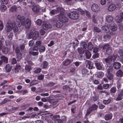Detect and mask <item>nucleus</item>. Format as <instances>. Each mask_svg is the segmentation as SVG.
<instances>
[{
  "instance_id": "f257e3e1",
  "label": "nucleus",
  "mask_w": 123,
  "mask_h": 123,
  "mask_svg": "<svg viewBox=\"0 0 123 123\" xmlns=\"http://www.w3.org/2000/svg\"><path fill=\"white\" fill-rule=\"evenodd\" d=\"M16 22L18 27L21 25H24L25 24V18L23 16L21 17L20 15H18L17 17Z\"/></svg>"
},
{
  "instance_id": "6ab92c4d",
  "label": "nucleus",
  "mask_w": 123,
  "mask_h": 123,
  "mask_svg": "<svg viewBox=\"0 0 123 123\" xmlns=\"http://www.w3.org/2000/svg\"><path fill=\"white\" fill-rule=\"evenodd\" d=\"M85 53L86 58L88 59H89L91 56V54L90 52L87 49L86 50Z\"/></svg>"
},
{
  "instance_id": "0eeeda50",
  "label": "nucleus",
  "mask_w": 123,
  "mask_h": 123,
  "mask_svg": "<svg viewBox=\"0 0 123 123\" xmlns=\"http://www.w3.org/2000/svg\"><path fill=\"white\" fill-rule=\"evenodd\" d=\"M92 10L93 12H97L99 11V8L98 5L96 4H93L91 6Z\"/></svg>"
},
{
  "instance_id": "7ed1b4c3",
  "label": "nucleus",
  "mask_w": 123,
  "mask_h": 123,
  "mask_svg": "<svg viewBox=\"0 0 123 123\" xmlns=\"http://www.w3.org/2000/svg\"><path fill=\"white\" fill-rule=\"evenodd\" d=\"M98 106L95 104L92 105V106L90 107L87 110L86 115H89L91 112L94 110H96L98 108Z\"/></svg>"
},
{
  "instance_id": "774afa93",
  "label": "nucleus",
  "mask_w": 123,
  "mask_h": 123,
  "mask_svg": "<svg viewBox=\"0 0 123 123\" xmlns=\"http://www.w3.org/2000/svg\"><path fill=\"white\" fill-rule=\"evenodd\" d=\"M41 44V42L40 41H37L36 42V44L37 46H39Z\"/></svg>"
},
{
  "instance_id": "1a4fd4ad",
  "label": "nucleus",
  "mask_w": 123,
  "mask_h": 123,
  "mask_svg": "<svg viewBox=\"0 0 123 123\" xmlns=\"http://www.w3.org/2000/svg\"><path fill=\"white\" fill-rule=\"evenodd\" d=\"M116 8V6L114 4H110L108 6V10L110 12L113 11L115 10Z\"/></svg>"
},
{
  "instance_id": "6e6d98bb",
  "label": "nucleus",
  "mask_w": 123,
  "mask_h": 123,
  "mask_svg": "<svg viewBox=\"0 0 123 123\" xmlns=\"http://www.w3.org/2000/svg\"><path fill=\"white\" fill-rule=\"evenodd\" d=\"M0 1L2 4H6L8 3V0H1Z\"/></svg>"
},
{
  "instance_id": "79ce46f5",
  "label": "nucleus",
  "mask_w": 123,
  "mask_h": 123,
  "mask_svg": "<svg viewBox=\"0 0 123 123\" xmlns=\"http://www.w3.org/2000/svg\"><path fill=\"white\" fill-rule=\"evenodd\" d=\"M82 74L84 75L88 74V72L86 69H83L82 70Z\"/></svg>"
},
{
  "instance_id": "338daca9",
  "label": "nucleus",
  "mask_w": 123,
  "mask_h": 123,
  "mask_svg": "<svg viewBox=\"0 0 123 123\" xmlns=\"http://www.w3.org/2000/svg\"><path fill=\"white\" fill-rule=\"evenodd\" d=\"M31 69L30 66H26L25 68V69L27 71V72H29L30 71Z\"/></svg>"
},
{
  "instance_id": "4468645a",
  "label": "nucleus",
  "mask_w": 123,
  "mask_h": 123,
  "mask_svg": "<svg viewBox=\"0 0 123 123\" xmlns=\"http://www.w3.org/2000/svg\"><path fill=\"white\" fill-rule=\"evenodd\" d=\"M72 62L71 60L67 59L63 62V65L64 66H67L69 65Z\"/></svg>"
},
{
  "instance_id": "5fc2aeb1",
  "label": "nucleus",
  "mask_w": 123,
  "mask_h": 123,
  "mask_svg": "<svg viewBox=\"0 0 123 123\" xmlns=\"http://www.w3.org/2000/svg\"><path fill=\"white\" fill-rule=\"evenodd\" d=\"M39 32L40 35H44L46 32L45 31L42 29H41L40 30Z\"/></svg>"
},
{
  "instance_id": "a878e982",
  "label": "nucleus",
  "mask_w": 123,
  "mask_h": 123,
  "mask_svg": "<svg viewBox=\"0 0 123 123\" xmlns=\"http://www.w3.org/2000/svg\"><path fill=\"white\" fill-rule=\"evenodd\" d=\"M94 46L91 42H89L87 45V48L88 49L90 50H92L93 49Z\"/></svg>"
},
{
  "instance_id": "f8f14e48",
  "label": "nucleus",
  "mask_w": 123,
  "mask_h": 123,
  "mask_svg": "<svg viewBox=\"0 0 123 123\" xmlns=\"http://www.w3.org/2000/svg\"><path fill=\"white\" fill-rule=\"evenodd\" d=\"M32 9L34 12L38 14L40 10V6L39 5H37L34 6L32 8Z\"/></svg>"
},
{
  "instance_id": "13d9d810",
  "label": "nucleus",
  "mask_w": 123,
  "mask_h": 123,
  "mask_svg": "<svg viewBox=\"0 0 123 123\" xmlns=\"http://www.w3.org/2000/svg\"><path fill=\"white\" fill-rule=\"evenodd\" d=\"M104 75V73L103 72L101 71L99 72L98 74V76L99 77L103 76Z\"/></svg>"
},
{
  "instance_id": "2f4dec72",
  "label": "nucleus",
  "mask_w": 123,
  "mask_h": 123,
  "mask_svg": "<svg viewBox=\"0 0 123 123\" xmlns=\"http://www.w3.org/2000/svg\"><path fill=\"white\" fill-rule=\"evenodd\" d=\"M114 71V69L112 66H110L107 70L106 73H112Z\"/></svg>"
},
{
  "instance_id": "4c0bfd02",
  "label": "nucleus",
  "mask_w": 123,
  "mask_h": 123,
  "mask_svg": "<svg viewBox=\"0 0 123 123\" xmlns=\"http://www.w3.org/2000/svg\"><path fill=\"white\" fill-rule=\"evenodd\" d=\"M17 7L15 6H13L11 7L10 9V11L11 12H14L16 11Z\"/></svg>"
},
{
  "instance_id": "dca6fc26",
  "label": "nucleus",
  "mask_w": 123,
  "mask_h": 123,
  "mask_svg": "<svg viewBox=\"0 0 123 123\" xmlns=\"http://www.w3.org/2000/svg\"><path fill=\"white\" fill-rule=\"evenodd\" d=\"M113 59V56H110L107 58H105V61L106 63H108L110 64L112 62Z\"/></svg>"
},
{
  "instance_id": "3c124183",
  "label": "nucleus",
  "mask_w": 123,
  "mask_h": 123,
  "mask_svg": "<svg viewBox=\"0 0 123 123\" xmlns=\"http://www.w3.org/2000/svg\"><path fill=\"white\" fill-rule=\"evenodd\" d=\"M110 45L108 44H105L102 47V49H107L109 48L110 47Z\"/></svg>"
},
{
  "instance_id": "e433bc0d",
  "label": "nucleus",
  "mask_w": 123,
  "mask_h": 123,
  "mask_svg": "<svg viewBox=\"0 0 123 123\" xmlns=\"http://www.w3.org/2000/svg\"><path fill=\"white\" fill-rule=\"evenodd\" d=\"M112 115L110 114H106L105 116V119L106 120H108L111 119L112 118Z\"/></svg>"
},
{
  "instance_id": "4be33fe9",
  "label": "nucleus",
  "mask_w": 123,
  "mask_h": 123,
  "mask_svg": "<svg viewBox=\"0 0 123 123\" xmlns=\"http://www.w3.org/2000/svg\"><path fill=\"white\" fill-rule=\"evenodd\" d=\"M116 74L117 77H122L123 76V72L122 70L119 69L116 72Z\"/></svg>"
},
{
  "instance_id": "423d86ee",
  "label": "nucleus",
  "mask_w": 123,
  "mask_h": 123,
  "mask_svg": "<svg viewBox=\"0 0 123 123\" xmlns=\"http://www.w3.org/2000/svg\"><path fill=\"white\" fill-rule=\"evenodd\" d=\"M15 22H9L8 23L6 24V31L7 32H9L11 31L13 29V27L14 25L13 24L15 23Z\"/></svg>"
},
{
  "instance_id": "b1692460",
  "label": "nucleus",
  "mask_w": 123,
  "mask_h": 123,
  "mask_svg": "<svg viewBox=\"0 0 123 123\" xmlns=\"http://www.w3.org/2000/svg\"><path fill=\"white\" fill-rule=\"evenodd\" d=\"M117 29V25L115 24H113L111 27L110 29L112 31H116Z\"/></svg>"
},
{
  "instance_id": "9d476101",
  "label": "nucleus",
  "mask_w": 123,
  "mask_h": 123,
  "mask_svg": "<svg viewBox=\"0 0 123 123\" xmlns=\"http://www.w3.org/2000/svg\"><path fill=\"white\" fill-rule=\"evenodd\" d=\"M42 26L43 29L46 30L50 29L52 27V26L51 25L46 23H44L43 24Z\"/></svg>"
},
{
  "instance_id": "bf43d9fd",
  "label": "nucleus",
  "mask_w": 123,
  "mask_h": 123,
  "mask_svg": "<svg viewBox=\"0 0 123 123\" xmlns=\"http://www.w3.org/2000/svg\"><path fill=\"white\" fill-rule=\"evenodd\" d=\"M103 88L104 89H106L109 88V85L108 84H103Z\"/></svg>"
},
{
  "instance_id": "864d4df0",
  "label": "nucleus",
  "mask_w": 123,
  "mask_h": 123,
  "mask_svg": "<svg viewBox=\"0 0 123 123\" xmlns=\"http://www.w3.org/2000/svg\"><path fill=\"white\" fill-rule=\"evenodd\" d=\"M32 32L31 31L29 33H28L27 36V38L28 39L32 38Z\"/></svg>"
},
{
  "instance_id": "c756f323",
  "label": "nucleus",
  "mask_w": 123,
  "mask_h": 123,
  "mask_svg": "<svg viewBox=\"0 0 123 123\" xmlns=\"http://www.w3.org/2000/svg\"><path fill=\"white\" fill-rule=\"evenodd\" d=\"M62 88L64 90L67 91H70L72 90V88L69 87L67 85L63 86Z\"/></svg>"
},
{
  "instance_id": "6e6552de",
  "label": "nucleus",
  "mask_w": 123,
  "mask_h": 123,
  "mask_svg": "<svg viewBox=\"0 0 123 123\" xmlns=\"http://www.w3.org/2000/svg\"><path fill=\"white\" fill-rule=\"evenodd\" d=\"M50 102L53 105V108H55L58 105L57 103L58 102V101L57 99L54 98L50 99Z\"/></svg>"
},
{
  "instance_id": "412c9836",
  "label": "nucleus",
  "mask_w": 123,
  "mask_h": 123,
  "mask_svg": "<svg viewBox=\"0 0 123 123\" xmlns=\"http://www.w3.org/2000/svg\"><path fill=\"white\" fill-rule=\"evenodd\" d=\"M106 75L107 78L110 80H112L113 78L114 75L112 73H106Z\"/></svg>"
},
{
  "instance_id": "a18cd8bd",
  "label": "nucleus",
  "mask_w": 123,
  "mask_h": 123,
  "mask_svg": "<svg viewBox=\"0 0 123 123\" xmlns=\"http://www.w3.org/2000/svg\"><path fill=\"white\" fill-rule=\"evenodd\" d=\"M94 31L98 33H99L101 31V30L99 28L97 27H94L93 28Z\"/></svg>"
},
{
  "instance_id": "cd10ccee",
  "label": "nucleus",
  "mask_w": 123,
  "mask_h": 123,
  "mask_svg": "<svg viewBox=\"0 0 123 123\" xmlns=\"http://www.w3.org/2000/svg\"><path fill=\"white\" fill-rule=\"evenodd\" d=\"M0 58L3 61V62L5 63H7L8 62V58L5 56H2Z\"/></svg>"
},
{
  "instance_id": "603ef678",
  "label": "nucleus",
  "mask_w": 123,
  "mask_h": 123,
  "mask_svg": "<svg viewBox=\"0 0 123 123\" xmlns=\"http://www.w3.org/2000/svg\"><path fill=\"white\" fill-rule=\"evenodd\" d=\"M37 24L39 25H41L42 23V21L40 19H38L36 22Z\"/></svg>"
},
{
  "instance_id": "0e129e2a",
  "label": "nucleus",
  "mask_w": 123,
  "mask_h": 123,
  "mask_svg": "<svg viewBox=\"0 0 123 123\" xmlns=\"http://www.w3.org/2000/svg\"><path fill=\"white\" fill-rule=\"evenodd\" d=\"M87 17L89 18H90L91 17V15L89 12L87 11H85Z\"/></svg>"
},
{
  "instance_id": "c85d7f7f",
  "label": "nucleus",
  "mask_w": 123,
  "mask_h": 123,
  "mask_svg": "<svg viewBox=\"0 0 123 123\" xmlns=\"http://www.w3.org/2000/svg\"><path fill=\"white\" fill-rule=\"evenodd\" d=\"M16 58L18 59L17 60H19L21 59L23 57V53H16Z\"/></svg>"
},
{
  "instance_id": "473e14b6",
  "label": "nucleus",
  "mask_w": 123,
  "mask_h": 123,
  "mask_svg": "<svg viewBox=\"0 0 123 123\" xmlns=\"http://www.w3.org/2000/svg\"><path fill=\"white\" fill-rule=\"evenodd\" d=\"M63 24L62 22L60 20L57 21L56 23V26L57 28H60L62 27Z\"/></svg>"
},
{
  "instance_id": "f704fd0d",
  "label": "nucleus",
  "mask_w": 123,
  "mask_h": 123,
  "mask_svg": "<svg viewBox=\"0 0 123 123\" xmlns=\"http://www.w3.org/2000/svg\"><path fill=\"white\" fill-rule=\"evenodd\" d=\"M106 53L108 55H110L112 53V48L110 47L109 48L106 50Z\"/></svg>"
},
{
  "instance_id": "de8ad7c7",
  "label": "nucleus",
  "mask_w": 123,
  "mask_h": 123,
  "mask_svg": "<svg viewBox=\"0 0 123 123\" xmlns=\"http://www.w3.org/2000/svg\"><path fill=\"white\" fill-rule=\"evenodd\" d=\"M6 7L4 5H2L0 7V10L1 12H4L6 9Z\"/></svg>"
},
{
  "instance_id": "f03ea898",
  "label": "nucleus",
  "mask_w": 123,
  "mask_h": 123,
  "mask_svg": "<svg viewBox=\"0 0 123 123\" xmlns=\"http://www.w3.org/2000/svg\"><path fill=\"white\" fill-rule=\"evenodd\" d=\"M64 10L62 8L58 7L56 8V9L53 10L50 12V13L54 15L60 12V14L62 15L64 12Z\"/></svg>"
},
{
  "instance_id": "49530a36",
  "label": "nucleus",
  "mask_w": 123,
  "mask_h": 123,
  "mask_svg": "<svg viewBox=\"0 0 123 123\" xmlns=\"http://www.w3.org/2000/svg\"><path fill=\"white\" fill-rule=\"evenodd\" d=\"M111 101V98H109L107 100H104L103 101V103L105 105H107Z\"/></svg>"
},
{
  "instance_id": "4d7b16f0",
  "label": "nucleus",
  "mask_w": 123,
  "mask_h": 123,
  "mask_svg": "<svg viewBox=\"0 0 123 123\" xmlns=\"http://www.w3.org/2000/svg\"><path fill=\"white\" fill-rule=\"evenodd\" d=\"M44 77V75L41 74L38 76V79L40 80H42L43 79Z\"/></svg>"
},
{
  "instance_id": "72a5a7b5",
  "label": "nucleus",
  "mask_w": 123,
  "mask_h": 123,
  "mask_svg": "<svg viewBox=\"0 0 123 123\" xmlns=\"http://www.w3.org/2000/svg\"><path fill=\"white\" fill-rule=\"evenodd\" d=\"M13 24L14 25L13 28V31L14 32H17L18 30V27L17 26L16 22Z\"/></svg>"
},
{
  "instance_id": "a19ab883",
  "label": "nucleus",
  "mask_w": 123,
  "mask_h": 123,
  "mask_svg": "<svg viewBox=\"0 0 123 123\" xmlns=\"http://www.w3.org/2000/svg\"><path fill=\"white\" fill-rule=\"evenodd\" d=\"M92 18L93 22L95 23H96L98 19V17L96 15H93Z\"/></svg>"
},
{
  "instance_id": "ea45409f",
  "label": "nucleus",
  "mask_w": 123,
  "mask_h": 123,
  "mask_svg": "<svg viewBox=\"0 0 123 123\" xmlns=\"http://www.w3.org/2000/svg\"><path fill=\"white\" fill-rule=\"evenodd\" d=\"M123 96V94L122 93H120L117 96V97L116 99V100L117 101H119L122 99V97Z\"/></svg>"
},
{
  "instance_id": "69168bd1",
  "label": "nucleus",
  "mask_w": 123,
  "mask_h": 123,
  "mask_svg": "<svg viewBox=\"0 0 123 123\" xmlns=\"http://www.w3.org/2000/svg\"><path fill=\"white\" fill-rule=\"evenodd\" d=\"M43 68H45L47 67L48 65V63L46 61H44L43 63Z\"/></svg>"
},
{
  "instance_id": "ddd939ff",
  "label": "nucleus",
  "mask_w": 123,
  "mask_h": 123,
  "mask_svg": "<svg viewBox=\"0 0 123 123\" xmlns=\"http://www.w3.org/2000/svg\"><path fill=\"white\" fill-rule=\"evenodd\" d=\"M113 66L115 69H118L120 68L121 64L119 62H115L113 64Z\"/></svg>"
},
{
  "instance_id": "e2e57ef3",
  "label": "nucleus",
  "mask_w": 123,
  "mask_h": 123,
  "mask_svg": "<svg viewBox=\"0 0 123 123\" xmlns=\"http://www.w3.org/2000/svg\"><path fill=\"white\" fill-rule=\"evenodd\" d=\"M55 84V83L53 82H50L48 84L46 85V86L47 87H49L53 86Z\"/></svg>"
},
{
  "instance_id": "5701e85b",
  "label": "nucleus",
  "mask_w": 123,
  "mask_h": 123,
  "mask_svg": "<svg viewBox=\"0 0 123 123\" xmlns=\"http://www.w3.org/2000/svg\"><path fill=\"white\" fill-rule=\"evenodd\" d=\"M21 68V66L20 64H17L16 67L14 68V71L15 73H18Z\"/></svg>"
},
{
  "instance_id": "37998d69",
  "label": "nucleus",
  "mask_w": 123,
  "mask_h": 123,
  "mask_svg": "<svg viewBox=\"0 0 123 123\" xmlns=\"http://www.w3.org/2000/svg\"><path fill=\"white\" fill-rule=\"evenodd\" d=\"M87 64L89 65L88 68L90 69H92L93 67V63L91 62L88 61Z\"/></svg>"
},
{
  "instance_id": "9b49d317",
  "label": "nucleus",
  "mask_w": 123,
  "mask_h": 123,
  "mask_svg": "<svg viewBox=\"0 0 123 123\" xmlns=\"http://www.w3.org/2000/svg\"><path fill=\"white\" fill-rule=\"evenodd\" d=\"M59 20L62 22V23H65L68 21V19L67 17L65 16H61L60 17Z\"/></svg>"
},
{
  "instance_id": "7c9ffc66",
  "label": "nucleus",
  "mask_w": 123,
  "mask_h": 123,
  "mask_svg": "<svg viewBox=\"0 0 123 123\" xmlns=\"http://www.w3.org/2000/svg\"><path fill=\"white\" fill-rule=\"evenodd\" d=\"M3 53L5 54L7 53L9 51L8 49L4 46L1 49Z\"/></svg>"
},
{
  "instance_id": "aec40b11",
  "label": "nucleus",
  "mask_w": 123,
  "mask_h": 123,
  "mask_svg": "<svg viewBox=\"0 0 123 123\" xmlns=\"http://www.w3.org/2000/svg\"><path fill=\"white\" fill-rule=\"evenodd\" d=\"M31 22L29 18H27L26 21L25 26L27 28H29L31 26Z\"/></svg>"
},
{
  "instance_id": "8fccbe9b",
  "label": "nucleus",
  "mask_w": 123,
  "mask_h": 123,
  "mask_svg": "<svg viewBox=\"0 0 123 123\" xmlns=\"http://www.w3.org/2000/svg\"><path fill=\"white\" fill-rule=\"evenodd\" d=\"M60 116L59 115H56L53 116L52 118V119L55 121L59 119Z\"/></svg>"
},
{
  "instance_id": "a211bd4d",
  "label": "nucleus",
  "mask_w": 123,
  "mask_h": 123,
  "mask_svg": "<svg viewBox=\"0 0 123 123\" xmlns=\"http://www.w3.org/2000/svg\"><path fill=\"white\" fill-rule=\"evenodd\" d=\"M106 20L107 22L110 23L113 21V18L112 16L108 15L106 17Z\"/></svg>"
},
{
  "instance_id": "2eb2a0df",
  "label": "nucleus",
  "mask_w": 123,
  "mask_h": 123,
  "mask_svg": "<svg viewBox=\"0 0 123 123\" xmlns=\"http://www.w3.org/2000/svg\"><path fill=\"white\" fill-rule=\"evenodd\" d=\"M86 50V49H85L81 47L78 48L77 49L78 52L80 54H84Z\"/></svg>"
},
{
  "instance_id": "393cba45",
  "label": "nucleus",
  "mask_w": 123,
  "mask_h": 123,
  "mask_svg": "<svg viewBox=\"0 0 123 123\" xmlns=\"http://www.w3.org/2000/svg\"><path fill=\"white\" fill-rule=\"evenodd\" d=\"M12 67L9 64H6L5 67V70L7 72H10L11 70Z\"/></svg>"
},
{
  "instance_id": "20e7f679",
  "label": "nucleus",
  "mask_w": 123,
  "mask_h": 123,
  "mask_svg": "<svg viewBox=\"0 0 123 123\" xmlns=\"http://www.w3.org/2000/svg\"><path fill=\"white\" fill-rule=\"evenodd\" d=\"M25 48V46L24 44H21L19 46L17 47L15 49L16 53H23L24 52Z\"/></svg>"
},
{
  "instance_id": "c9c22d12",
  "label": "nucleus",
  "mask_w": 123,
  "mask_h": 123,
  "mask_svg": "<svg viewBox=\"0 0 123 123\" xmlns=\"http://www.w3.org/2000/svg\"><path fill=\"white\" fill-rule=\"evenodd\" d=\"M102 29L105 31L106 33L110 31L109 27L106 26H103L102 28Z\"/></svg>"
},
{
  "instance_id": "680f3d73",
  "label": "nucleus",
  "mask_w": 123,
  "mask_h": 123,
  "mask_svg": "<svg viewBox=\"0 0 123 123\" xmlns=\"http://www.w3.org/2000/svg\"><path fill=\"white\" fill-rule=\"evenodd\" d=\"M99 57V54L98 53H96L94 54L92 56L93 59L97 58Z\"/></svg>"
},
{
  "instance_id": "09e8293b",
  "label": "nucleus",
  "mask_w": 123,
  "mask_h": 123,
  "mask_svg": "<svg viewBox=\"0 0 123 123\" xmlns=\"http://www.w3.org/2000/svg\"><path fill=\"white\" fill-rule=\"evenodd\" d=\"M116 88L115 87H113L110 89V91L111 93H114L116 92Z\"/></svg>"
},
{
  "instance_id": "bb28decb",
  "label": "nucleus",
  "mask_w": 123,
  "mask_h": 123,
  "mask_svg": "<svg viewBox=\"0 0 123 123\" xmlns=\"http://www.w3.org/2000/svg\"><path fill=\"white\" fill-rule=\"evenodd\" d=\"M95 65L96 68L98 70H101L102 68V67L101 65L97 62L95 61Z\"/></svg>"
},
{
  "instance_id": "39448f33",
  "label": "nucleus",
  "mask_w": 123,
  "mask_h": 123,
  "mask_svg": "<svg viewBox=\"0 0 123 123\" xmlns=\"http://www.w3.org/2000/svg\"><path fill=\"white\" fill-rule=\"evenodd\" d=\"M68 16L71 19H76L79 17V15L75 12H72L69 13Z\"/></svg>"
},
{
  "instance_id": "f3484780",
  "label": "nucleus",
  "mask_w": 123,
  "mask_h": 123,
  "mask_svg": "<svg viewBox=\"0 0 123 123\" xmlns=\"http://www.w3.org/2000/svg\"><path fill=\"white\" fill-rule=\"evenodd\" d=\"M39 34L37 31L34 32H32V38L34 40H36L38 37Z\"/></svg>"
},
{
  "instance_id": "58836bf2",
  "label": "nucleus",
  "mask_w": 123,
  "mask_h": 123,
  "mask_svg": "<svg viewBox=\"0 0 123 123\" xmlns=\"http://www.w3.org/2000/svg\"><path fill=\"white\" fill-rule=\"evenodd\" d=\"M45 47L43 46H40L39 48V51L41 52H44L45 51Z\"/></svg>"
},
{
  "instance_id": "052dcab7",
  "label": "nucleus",
  "mask_w": 123,
  "mask_h": 123,
  "mask_svg": "<svg viewBox=\"0 0 123 123\" xmlns=\"http://www.w3.org/2000/svg\"><path fill=\"white\" fill-rule=\"evenodd\" d=\"M41 71V69L40 68H37L35 71L34 73H40Z\"/></svg>"
},
{
  "instance_id": "c03bdc74",
  "label": "nucleus",
  "mask_w": 123,
  "mask_h": 123,
  "mask_svg": "<svg viewBox=\"0 0 123 123\" xmlns=\"http://www.w3.org/2000/svg\"><path fill=\"white\" fill-rule=\"evenodd\" d=\"M81 44L82 47V48L85 49H86L87 46V45L86 42H82L81 43Z\"/></svg>"
}]
</instances>
